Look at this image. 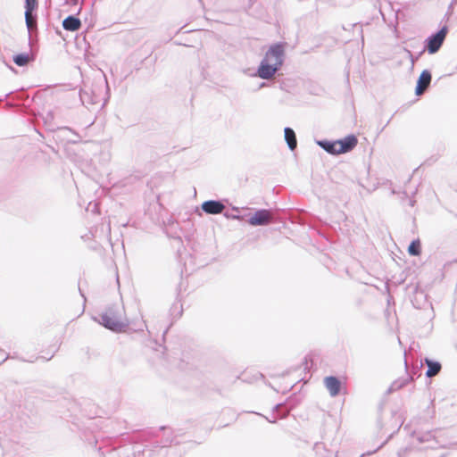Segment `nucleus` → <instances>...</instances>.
<instances>
[{
  "instance_id": "nucleus-1",
  "label": "nucleus",
  "mask_w": 457,
  "mask_h": 457,
  "mask_svg": "<svg viewBox=\"0 0 457 457\" xmlns=\"http://www.w3.org/2000/svg\"><path fill=\"white\" fill-rule=\"evenodd\" d=\"M98 322L105 328L113 332L124 331L129 327V321L124 316L123 308L116 304L109 306L100 315Z\"/></svg>"
},
{
  "instance_id": "nucleus-2",
  "label": "nucleus",
  "mask_w": 457,
  "mask_h": 457,
  "mask_svg": "<svg viewBox=\"0 0 457 457\" xmlns=\"http://www.w3.org/2000/svg\"><path fill=\"white\" fill-rule=\"evenodd\" d=\"M79 98L82 104L88 109L93 105L104 106L105 104V102L101 104L103 100L102 87L99 85H92L89 88L85 85V87L79 91Z\"/></svg>"
},
{
  "instance_id": "nucleus-3",
  "label": "nucleus",
  "mask_w": 457,
  "mask_h": 457,
  "mask_svg": "<svg viewBox=\"0 0 457 457\" xmlns=\"http://www.w3.org/2000/svg\"><path fill=\"white\" fill-rule=\"evenodd\" d=\"M448 33V27L443 26L438 31L431 34L425 40L424 50L428 51L429 54L437 53L443 46Z\"/></svg>"
},
{
  "instance_id": "nucleus-4",
  "label": "nucleus",
  "mask_w": 457,
  "mask_h": 457,
  "mask_svg": "<svg viewBox=\"0 0 457 457\" xmlns=\"http://www.w3.org/2000/svg\"><path fill=\"white\" fill-rule=\"evenodd\" d=\"M285 57V47L282 43H276L270 46L268 51L266 52L262 60L266 61L268 63H278V67H282L284 63Z\"/></svg>"
},
{
  "instance_id": "nucleus-5",
  "label": "nucleus",
  "mask_w": 457,
  "mask_h": 457,
  "mask_svg": "<svg viewBox=\"0 0 457 457\" xmlns=\"http://www.w3.org/2000/svg\"><path fill=\"white\" fill-rule=\"evenodd\" d=\"M274 221V216L269 209L257 210L247 220L253 227L266 226Z\"/></svg>"
},
{
  "instance_id": "nucleus-6",
  "label": "nucleus",
  "mask_w": 457,
  "mask_h": 457,
  "mask_svg": "<svg viewBox=\"0 0 457 457\" xmlns=\"http://www.w3.org/2000/svg\"><path fill=\"white\" fill-rule=\"evenodd\" d=\"M282 67H278V63H268L266 61L262 60L254 76H257L262 79L269 80L272 79L275 74L280 71Z\"/></svg>"
},
{
  "instance_id": "nucleus-7",
  "label": "nucleus",
  "mask_w": 457,
  "mask_h": 457,
  "mask_svg": "<svg viewBox=\"0 0 457 457\" xmlns=\"http://www.w3.org/2000/svg\"><path fill=\"white\" fill-rule=\"evenodd\" d=\"M432 74L428 70H424L418 78L415 87L416 96H421L430 86Z\"/></svg>"
},
{
  "instance_id": "nucleus-8",
  "label": "nucleus",
  "mask_w": 457,
  "mask_h": 457,
  "mask_svg": "<svg viewBox=\"0 0 457 457\" xmlns=\"http://www.w3.org/2000/svg\"><path fill=\"white\" fill-rule=\"evenodd\" d=\"M201 208L206 214L216 215L221 213L226 206L220 200H207L203 202Z\"/></svg>"
},
{
  "instance_id": "nucleus-9",
  "label": "nucleus",
  "mask_w": 457,
  "mask_h": 457,
  "mask_svg": "<svg viewBox=\"0 0 457 457\" xmlns=\"http://www.w3.org/2000/svg\"><path fill=\"white\" fill-rule=\"evenodd\" d=\"M358 144V139L353 134L348 135L342 139L337 140V145L340 154H345L352 151Z\"/></svg>"
},
{
  "instance_id": "nucleus-10",
  "label": "nucleus",
  "mask_w": 457,
  "mask_h": 457,
  "mask_svg": "<svg viewBox=\"0 0 457 457\" xmlns=\"http://www.w3.org/2000/svg\"><path fill=\"white\" fill-rule=\"evenodd\" d=\"M324 382L331 396H337L339 395L342 383L338 378L335 376H328L325 378Z\"/></svg>"
},
{
  "instance_id": "nucleus-11",
  "label": "nucleus",
  "mask_w": 457,
  "mask_h": 457,
  "mask_svg": "<svg viewBox=\"0 0 457 457\" xmlns=\"http://www.w3.org/2000/svg\"><path fill=\"white\" fill-rule=\"evenodd\" d=\"M81 21L76 15L71 14L62 21V28L71 32L78 31L81 28Z\"/></svg>"
},
{
  "instance_id": "nucleus-12",
  "label": "nucleus",
  "mask_w": 457,
  "mask_h": 457,
  "mask_svg": "<svg viewBox=\"0 0 457 457\" xmlns=\"http://www.w3.org/2000/svg\"><path fill=\"white\" fill-rule=\"evenodd\" d=\"M317 145L322 148L324 151L330 154H340L338 145H337V140H317Z\"/></svg>"
},
{
  "instance_id": "nucleus-13",
  "label": "nucleus",
  "mask_w": 457,
  "mask_h": 457,
  "mask_svg": "<svg viewBox=\"0 0 457 457\" xmlns=\"http://www.w3.org/2000/svg\"><path fill=\"white\" fill-rule=\"evenodd\" d=\"M284 137L288 148L294 151L297 147V139L294 129L290 127H286L284 129Z\"/></svg>"
},
{
  "instance_id": "nucleus-14",
  "label": "nucleus",
  "mask_w": 457,
  "mask_h": 457,
  "mask_svg": "<svg viewBox=\"0 0 457 457\" xmlns=\"http://www.w3.org/2000/svg\"><path fill=\"white\" fill-rule=\"evenodd\" d=\"M37 0H25V22L28 29L31 26V15L30 13L37 8Z\"/></svg>"
},
{
  "instance_id": "nucleus-15",
  "label": "nucleus",
  "mask_w": 457,
  "mask_h": 457,
  "mask_svg": "<svg viewBox=\"0 0 457 457\" xmlns=\"http://www.w3.org/2000/svg\"><path fill=\"white\" fill-rule=\"evenodd\" d=\"M425 362L428 366V370L426 371V376L428 378H432L436 375H437L439 373V371L441 370V363L436 361H433V360H430L428 358H425Z\"/></svg>"
},
{
  "instance_id": "nucleus-16",
  "label": "nucleus",
  "mask_w": 457,
  "mask_h": 457,
  "mask_svg": "<svg viewBox=\"0 0 457 457\" xmlns=\"http://www.w3.org/2000/svg\"><path fill=\"white\" fill-rule=\"evenodd\" d=\"M31 60L29 54L28 53H21L13 55L12 61L13 62L20 67L26 66L29 61Z\"/></svg>"
},
{
  "instance_id": "nucleus-17",
  "label": "nucleus",
  "mask_w": 457,
  "mask_h": 457,
  "mask_svg": "<svg viewBox=\"0 0 457 457\" xmlns=\"http://www.w3.org/2000/svg\"><path fill=\"white\" fill-rule=\"evenodd\" d=\"M408 253L411 256H419L421 253V245L419 239L411 242L408 246Z\"/></svg>"
},
{
  "instance_id": "nucleus-18",
  "label": "nucleus",
  "mask_w": 457,
  "mask_h": 457,
  "mask_svg": "<svg viewBox=\"0 0 457 457\" xmlns=\"http://www.w3.org/2000/svg\"><path fill=\"white\" fill-rule=\"evenodd\" d=\"M416 438L421 444L422 443L432 442V441L436 443V438H435V436H434V435L432 434L431 431L419 433V434H417Z\"/></svg>"
},
{
  "instance_id": "nucleus-19",
  "label": "nucleus",
  "mask_w": 457,
  "mask_h": 457,
  "mask_svg": "<svg viewBox=\"0 0 457 457\" xmlns=\"http://www.w3.org/2000/svg\"><path fill=\"white\" fill-rule=\"evenodd\" d=\"M407 53H408L410 61H411V64L413 65L415 63V62L418 60V57H414L413 54H411V52L409 50H407Z\"/></svg>"
},
{
  "instance_id": "nucleus-20",
  "label": "nucleus",
  "mask_w": 457,
  "mask_h": 457,
  "mask_svg": "<svg viewBox=\"0 0 457 457\" xmlns=\"http://www.w3.org/2000/svg\"><path fill=\"white\" fill-rule=\"evenodd\" d=\"M226 217L228 218H231L233 220H241V217L239 215H231V216H228V214H225Z\"/></svg>"
},
{
  "instance_id": "nucleus-21",
  "label": "nucleus",
  "mask_w": 457,
  "mask_h": 457,
  "mask_svg": "<svg viewBox=\"0 0 457 457\" xmlns=\"http://www.w3.org/2000/svg\"><path fill=\"white\" fill-rule=\"evenodd\" d=\"M66 1V4H77L78 3V0H65Z\"/></svg>"
},
{
  "instance_id": "nucleus-22",
  "label": "nucleus",
  "mask_w": 457,
  "mask_h": 457,
  "mask_svg": "<svg viewBox=\"0 0 457 457\" xmlns=\"http://www.w3.org/2000/svg\"><path fill=\"white\" fill-rule=\"evenodd\" d=\"M266 420H267L270 423H275V422H276V420H277V418H274V419H273V418H270V419H269V418H267V417H266Z\"/></svg>"
},
{
  "instance_id": "nucleus-23",
  "label": "nucleus",
  "mask_w": 457,
  "mask_h": 457,
  "mask_svg": "<svg viewBox=\"0 0 457 457\" xmlns=\"http://www.w3.org/2000/svg\"><path fill=\"white\" fill-rule=\"evenodd\" d=\"M266 420H267L270 423H275V422H276V420H277V418H274V419H273V418H270V419H269V418H267V417H266Z\"/></svg>"
},
{
  "instance_id": "nucleus-24",
  "label": "nucleus",
  "mask_w": 457,
  "mask_h": 457,
  "mask_svg": "<svg viewBox=\"0 0 457 457\" xmlns=\"http://www.w3.org/2000/svg\"><path fill=\"white\" fill-rule=\"evenodd\" d=\"M281 404H276L274 407H273V411H277L279 408H280Z\"/></svg>"
},
{
  "instance_id": "nucleus-25",
  "label": "nucleus",
  "mask_w": 457,
  "mask_h": 457,
  "mask_svg": "<svg viewBox=\"0 0 457 457\" xmlns=\"http://www.w3.org/2000/svg\"><path fill=\"white\" fill-rule=\"evenodd\" d=\"M165 443L166 444H172L173 443V439L167 437L166 440H165Z\"/></svg>"
},
{
  "instance_id": "nucleus-26",
  "label": "nucleus",
  "mask_w": 457,
  "mask_h": 457,
  "mask_svg": "<svg viewBox=\"0 0 457 457\" xmlns=\"http://www.w3.org/2000/svg\"><path fill=\"white\" fill-rule=\"evenodd\" d=\"M265 86H266V83H265V82H262V83H261V84H260L259 88H262V87H265Z\"/></svg>"
},
{
  "instance_id": "nucleus-27",
  "label": "nucleus",
  "mask_w": 457,
  "mask_h": 457,
  "mask_svg": "<svg viewBox=\"0 0 457 457\" xmlns=\"http://www.w3.org/2000/svg\"><path fill=\"white\" fill-rule=\"evenodd\" d=\"M166 429H167V427H165V426L160 427V430H166Z\"/></svg>"
},
{
  "instance_id": "nucleus-28",
  "label": "nucleus",
  "mask_w": 457,
  "mask_h": 457,
  "mask_svg": "<svg viewBox=\"0 0 457 457\" xmlns=\"http://www.w3.org/2000/svg\"><path fill=\"white\" fill-rule=\"evenodd\" d=\"M63 129H65V130H69V131H71V129H70V128H67V127L63 128Z\"/></svg>"
},
{
  "instance_id": "nucleus-29",
  "label": "nucleus",
  "mask_w": 457,
  "mask_h": 457,
  "mask_svg": "<svg viewBox=\"0 0 457 457\" xmlns=\"http://www.w3.org/2000/svg\"><path fill=\"white\" fill-rule=\"evenodd\" d=\"M286 416H287V413H284V414H282V415L280 416V418H284V417H286Z\"/></svg>"
},
{
  "instance_id": "nucleus-30",
  "label": "nucleus",
  "mask_w": 457,
  "mask_h": 457,
  "mask_svg": "<svg viewBox=\"0 0 457 457\" xmlns=\"http://www.w3.org/2000/svg\"><path fill=\"white\" fill-rule=\"evenodd\" d=\"M440 457H446V453H443Z\"/></svg>"
},
{
  "instance_id": "nucleus-31",
  "label": "nucleus",
  "mask_w": 457,
  "mask_h": 457,
  "mask_svg": "<svg viewBox=\"0 0 457 457\" xmlns=\"http://www.w3.org/2000/svg\"><path fill=\"white\" fill-rule=\"evenodd\" d=\"M405 368H407V361H404Z\"/></svg>"
},
{
  "instance_id": "nucleus-32",
  "label": "nucleus",
  "mask_w": 457,
  "mask_h": 457,
  "mask_svg": "<svg viewBox=\"0 0 457 457\" xmlns=\"http://www.w3.org/2000/svg\"><path fill=\"white\" fill-rule=\"evenodd\" d=\"M79 292H81L80 289H79ZM80 295H81V296H83L85 298L84 294L80 293Z\"/></svg>"
},
{
  "instance_id": "nucleus-33",
  "label": "nucleus",
  "mask_w": 457,
  "mask_h": 457,
  "mask_svg": "<svg viewBox=\"0 0 457 457\" xmlns=\"http://www.w3.org/2000/svg\"><path fill=\"white\" fill-rule=\"evenodd\" d=\"M2 101V99H0V102Z\"/></svg>"
}]
</instances>
